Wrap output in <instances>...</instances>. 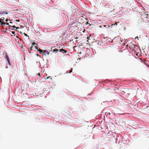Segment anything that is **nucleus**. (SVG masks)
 <instances>
[{"label":"nucleus","mask_w":149,"mask_h":149,"mask_svg":"<svg viewBox=\"0 0 149 149\" xmlns=\"http://www.w3.org/2000/svg\"><path fill=\"white\" fill-rule=\"evenodd\" d=\"M59 52H63H63H65V53H66L67 52V51H66V50H65L64 49H61L60 50Z\"/></svg>","instance_id":"39448f33"},{"label":"nucleus","mask_w":149,"mask_h":149,"mask_svg":"<svg viewBox=\"0 0 149 149\" xmlns=\"http://www.w3.org/2000/svg\"><path fill=\"white\" fill-rule=\"evenodd\" d=\"M147 66L149 68V65H147Z\"/></svg>","instance_id":"c756f323"},{"label":"nucleus","mask_w":149,"mask_h":149,"mask_svg":"<svg viewBox=\"0 0 149 149\" xmlns=\"http://www.w3.org/2000/svg\"><path fill=\"white\" fill-rule=\"evenodd\" d=\"M11 32L13 34H15V32L14 31H12Z\"/></svg>","instance_id":"dca6fc26"},{"label":"nucleus","mask_w":149,"mask_h":149,"mask_svg":"<svg viewBox=\"0 0 149 149\" xmlns=\"http://www.w3.org/2000/svg\"><path fill=\"white\" fill-rule=\"evenodd\" d=\"M135 39H137V40H139V37H138V36H136V37L135 38Z\"/></svg>","instance_id":"2eb2a0df"},{"label":"nucleus","mask_w":149,"mask_h":149,"mask_svg":"<svg viewBox=\"0 0 149 149\" xmlns=\"http://www.w3.org/2000/svg\"><path fill=\"white\" fill-rule=\"evenodd\" d=\"M49 77H47L46 78V79H48L49 78Z\"/></svg>","instance_id":"5701e85b"},{"label":"nucleus","mask_w":149,"mask_h":149,"mask_svg":"<svg viewBox=\"0 0 149 149\" xmlns=\"http://www.w3.org/2000/svg\"><path fill=\"white\" fill-rule=\"evenodd\" d=\"M16 29H19V27H16V28H15Z\"/></svg>","instance_id":"f3484780"},{"label":"nucleus","mask_w":149,"mask_h":149,"mask_svg":"<svg viewBox=\"0 0 149 149\" xmlns=\"http://www.w3.org/2000/svg\"><path fill=\"white\" fill-rule=\"evenodd\" d=\"M33 47L32 46H31V47H30V49L31 50L32 49V48H33Z\"/></svg>","instance_id":"a211bd4d"},{"label":"nucleus","mask_w":149,"mask_h":149,"mask_svg":"<svg viewBox=\"0 0 149 149\" xmlns=\"http://www.w3.org/2000/svg\"><path fill=\"white\" fill-rule=\"evenodd\" d=\"M16 22H19V20H16Z\"/></svg>","instance_id":"4be33fe9"},{"label":"nucleus","mask_w":149,"mask_h":149,"mask_svg":"<svg viewBox=\"0 0 149 149\" xmlns=\"http://www.w3.org/2000/svg\"><path fill=\"white\" fill-rule=\"evenodd\" d=\"M38 75L40 77L41 76V75L40 74V73H38Z\"/></svg>","instance_id":"6ab92c4d"},{"label":"nucleus","mask_w":149,"mask_h":149,"mask_svg":"<svg viewBox=\"0 0 149 149\" xmlns=\"http://www.w3.org/2000/svg\"><path fill=\"white\" fill-rule=\"evenodd\" d=\"M4 17H3L1 19H0V20L1 21V22L2 21H3L4 20Z\"/></svg>","instance_id":"f8f14e48"},{"label":"nucleus","mask_w":149,"mask_h":149,"mask_svg":"<svg viewBox=\"0 0 149 149\" xmlns=\"http://www.w3.org/2000/svg\"><path fill=\"white\" fill-rule=\"evenodd\" d=\"M32 45H35V47L37 49V50H38V49L37 48V45H38V44L36 43H35V42H33V43H32Z\"/></svg>","instance_id":"20e7f679"},{"label":"nucleus","mask_w":149,"mask_h":149,"mask_svg":"<svg viewBox=\"0 0 149 149\" xmlns=\"http://www.w3.org/2000/svg\"><path fill=\"white\" fill-rule=\"evenodd\" d=\"M10 24H12V23H12V22H10Z\"/></svg>","instance_id":"c85d7f7f"},{"label":"nucleus","mask_w":149,"mask_h":149,"mask_svg":"<svg viewBox=\"0 0 149 149\" xmlns=\"http://www.w3.org/2000/svg\"><path fill=\"white\" fill-rule=\"evenodd\" d=\"M5 14H6V15H7V14H8V13H7V12H6V13H5Z\"/></svg>","instance_id":"bb28decb"},{"label":"nucleus","mask_w":149,"mask_h":149,"mask_svg":"<svg viewBox=\"0 0 149 149\" xmlns=\"http://www.w3.org/2000/svg\"><path fill=\"white\" fill-rule=\"evenodd\" d=\"M10 26L14 28H16V26L14 25H11Z\"/></svg>","instance_id":"9b49d317"},{"label":"nucleus","mask_w":149,"mask_h":149,"mask_svg":"<svg viewBox=\"0 0 149 149\" xmlns=\"http://www.w3.org/2000/svg\"><path fill=\"white\" fill-rule=\"evenodd\" d=\"M132 46H134H134H137L136 45H135L134 44H133V45H132Z\"/></svg>","instance_id":"aec40b11"},{"label":"nucleus","mask_w":149,"mask_h":149,"mask_svg":"<svg viewBox=\"0 0 149 149\" xmlns=\"http://www.w3.org/2000/svg\"><path fill=\"white\" fill-rule=\"evenodd\" d=\"M145 64L147 66V65H148V64L147 63H145Z\"/></svg>","instance_id":"b1692460"},{"label":"nucleus","mask_w":149,"mask_h":149,"mask_svg":"<svg viewBox=\"0 0 149 149\" xmlns=\"http://www.w3.org/2000/svg\"><path fill=\"white\" fill-rule=\"evenodd\" d=\"M6 24V25H9V23H5V24Z\"/></svg>","instance_id":"412c9836"},{"label":"nucleus","mask_w":149,"mask_h":149,"mask_svg":"<svg viewBox=\"0 0 149 149\" xmlns=\"http://www.w3.org/2000/svg\"><path fill=\"white\" fill-rule=\"evenodd\" d=\"M119 23V22H116L114 23V24H112L111 25V27H112V26H113L114 25H117L118 24V23Z\"/></svg>","instance_id":"423d86ee"},{"label":"nucleus","mask_w":149,"mask_h":149,"mask_svg":"<svg viewBox=\"0 0 149 149\" xmlns=\"http://www.w3.org/2000/svg\"><path fill=\"white\" fill-rule=\"evenodd\" d=\"M24 35H25V36H27V34H24Z\"/></svg>","instance_id":"cd10ccee"},{"label":"nucleus","mask_w":149,"mask_h":149,"mask_svg":"<svg viewBox=\"0 0 149 149\" xmlns=\"http://www.w3.org/2000/svg\"><path fill=\"white\" fill-rule=\"evenodd\" d=\"M107 114H108V115H110V113H107Z\"/></svg>","instance_id":"a878e982"},{"label":"nucleus","mask_w":149,"mask_h":149,"mask_svg":"<svg viewBox=\"0 0 149 149\" xmlns=\"http://www.w3.org/2000/svg\"><path fill=\"white\" fill-rule=\"evenodd\" d=\"M126 54L127 55H128V56L130 55V53L129 51L126 52Z\"/></svg>","instance_id":"1a4fd4ad"},{"label":"nucleus","mask_w":149,"mask_h":149,"mask_svg":"<svg viewBox=\"0 0 149 149\" xmlns=\"http://www.w3.org/2000/svg\"><path fill=\"white\" fill-rule=\"evenodd\" d=\"M111 47H106L105 48V49L107 50H110L111 49Z\"/></svg>","instance_id":"6e6552de"},{"label":"nucleus","mask_w":149,"mask_h":149,"mask_svg":"<svg viewBox=\"0 0 149 149\" xmlns=\"http://www.w3.org/2000/svg\"><path fill=\"white\" fill-rule=\"evenodd\" d=\"M58 50L57 49H54L53 50V52H55V53L56 52H58Z\"/></svg>","instance_id":"0eeeda50"},{"label":"nucleus","mask_w":149,"mask_h":149,"mask_svg":"<svg viewBox=\"0 0 149 149\" xmlns=\"http://www.w3.org/2000/svg\"><path fill=\"white\" fill-rule=\"evenodd\" d=\"M5 56H4V58L6 59L7 61L9 64V65H10V59L8 57V56L7 55V54H4Z\"/></svg>","instance_id":"7ed1b4c3"},{"label":"nucleus","mask_w":149,"mask_h":149,"mask_svg":"<svg viewBox=\"0 0 149 149\" xmlns=\"http://www.w3.org/2000/svg\"><path fill=\"white\" fill-rule=\"evenodd\" d=\"M38 50L39 51L40 53V54L41 53H43L46 56V55L47 54H49V52H48L46 50H41L40 49H38Z\"/></svg>","instance_id":"f03ea898"},{"label":"nucleus","mask_w":149,"mask_h":149,"mask_svg":"<svg viewBox=\"0 0 149 149\" xmlns=\"http://www.w3.org/2000/svg\"><path fill=\"white\" fill-rule=\"evenodd\" d=\"M4 12H5V11H1L0 12V13L1 14H3L4 13Z\"/></svg>","instance_id":"ddd939ff"},{"label":"nucleus","mask_w":149,"mask_h":149,"mask_svg":"<svg viewBox=\"0 0 149 149\" xmlns=\"http://www.w3.org/2000/svg\"><path fill=\"white\" fill-rule=\"evenodd\" d=\"M1 25L3 24V25H4L5 24V23L4 22H1Z\"/></svg>","instance_id":"9d476101"},{"label":"nucleus","mask_w":149,"mask_h":149,"mask_svg":"<svg viewBox=\"0 0 149 149\" xmlns=\"http://www.w3.org/2000/svg\"><path fill=\"white\" fill-rule=\"evenodd\" d=\"M8 21V19H6V22H7Z\"/></svg>","instance_id":"393cba45"},{"label":"nucleus","mask_w":149,"mask_h":149,"mask_svg":"<svg viewBox=\"0 0 149 149\" xmlns=\"http://www.w3.org/2000/svg\"><path fill=\"white\" fill-rule=\"evenodd\" d=\"M72 68L71 69V70L69 71V73H71V72H72Z\"/></svg>","instance_id":"4468645a"},{"label":"nucleus","mask_w":149,"mask_h":149,"mask_svg":"<svg viewBox=\"0 0 149 149\" xmlns=\"http://www.w3.org/2000/svg\"><path fill=\"white\" fill-rule=\"evenodd\" d=\"M147 66L149 68V65H147Z\"/></svg>","instance_id":"7c9ffc66"},{"label":"nucleus","mask_w":149,"mask_h":149,"mask_svg":"<svg viewBox=\"0 0 149 149\" xmlns=\"http://www.w3.org/2000/svg\"><path fill=\"white\" fill-rule=\"evenodd\" d=\"M107 137L109 139H113L114 137V135H113L112 132L111 131H109L107 135Z\"/></svg>","instance_id":"f257e3e1"}]
</instances>
